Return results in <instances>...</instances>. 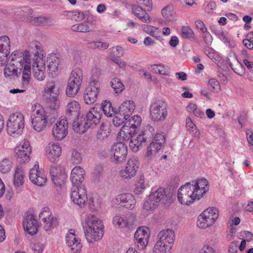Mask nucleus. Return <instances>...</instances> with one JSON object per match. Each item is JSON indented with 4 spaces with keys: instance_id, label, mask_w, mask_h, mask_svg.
I'll use <instances>...</instances> for the list:
<instances>
[{
    "instance_id": "nucleus-59",
    "label": "nucleus",
    "mask_w": 253,
    "mask_h": 253,
    "mask_svg": "<svg viewBox=\"0 0 253 253\" xmlns=\"http://www.w3.org/2000/svg\"><path fill=\"white\" fill-rule=\"evenodd\" d=\"M246 134L249 147L253 151V131L251 129H248L246 131Z\"/></svg>"
},
{
    "instance_id": "nucleus-44",
    "label": "nucleus",
    "mask_w": 253,
    "mask_h": 253,
    "mask_svg": "<svg viewBox=\"0 0 253 253\" xmlns=\"http://www.w3.org/2000/svg\"><path fill=\"white\" fill-rule=\"evenodd\" d=\"M236 60L235 63L233 64L231 62L228 60L227 61L228 64L235 73L240 76H243L245 73V68L237 59H236Z\"/></svg>"
},
{
    "instance_id": "nucleus-4",
    "label": "nucleus",
    "mask_w": 253,
    "mask_h": 253,
    "mask_svg": "<svg viewBox=\"0 0 253 253\" xmlns=\"http://www.w3.org/2000/svg\"><path fill=\"white\" fill-rule=\"evenodd\" d=\"M25 126V119L23 115L16 112L11 115L7 122V133L13 137L20 135Z\"/></svg>"
},
{
    "instance_id": "nucleus-23",
    "label": "nucleus",
    "mask_w": 253,
    "mask_h": 253,
    "mask_svg": "<svg viewBox=\"0 0 253 253\" xmlns=\"http://www.w3.org/2000/svg\"><path fill=\"white\" fill-rule=\"evenodd\" d=\"M66 117L65 119H69L72 123L78 119L81 106L79 103L76 100H70L66 105Z\"/></svg>"
},
{
    "instance_id": "nucleus-17",
    "label": "nucleus",
    "mask_w": 253,
    "mask_h": 253,
    "mask_svg": "<svg viewBox=\"0 0 253 253\" xmlns=\"http://www.w3.org/2000/svg\"><path fill=\"white\" fill-rule=\"evenodd\" d=\"M99 89L100 84L99 82L95 80L90 82L84 93V99L85 103L87 104L93 103L96 100Z\"/></svg>"
},
{
    "instance_id": "nucleus-15",
    "label": "nucleus",
    "mask_w": 253,
    "mask_h": 253,
    "mask_svg": "<svg viewBox=\"0 0 253 253\" xmlns=\"http://www.w3.org/2000/svg\"><path fill=\"white\" fill-rule=\"evenodd\" d=\"M31 148L29 142L24 141L22 144L15 148V156L17 161L20 164L29 162Z\"/></svg>"
},
{
    "instance_id": "nucleus-28",
    "label": "nucleus",
    "mask_w": 253,
    "mask_h": 253,
    "mask_svg": "<svg viewBox=\"0 0 253 253\" xmlns=\"http://www.w3.org/2000/svg\"><path fill=\"white\" fill-rule=\"evenodd\" d=\"M74 232L73 229L69 230L66 236V242L71 250L74 253H76L81 250L82 245L80 243L81 240L78 238L76 237Z\"/></svg>"
},
{
    "instance_id": "nucleus-21",
    "label": "nucleus",
    "mask_w": 253,
    "mask_h": 253,
    "mask_svg": "<svg viewBox=\"0 0 253 253\" xmlns=\"http://www.w3.org/2000/svg\"><path fill=\"white\" fill-rule=\"evenodd\" d=\"M114 203L128 209H133L136 203L134 196L129 193H123L117 195L113 200Z\"/></svg>"
},
{
    "instance_id": "nucleus-45",
    "label": "nucleus",
    "mask_w": 253,
    "mask_h": 253,
    "mask_svg": "<svg viewBox=\"0 0 253 253\" xmlns=\"http://www.w3.org/2000/svg\"><path fill=\"white\" fill-rule=\"evenodd\" d=\"M23 171L21 168H17L14 175V184L16 187H19L24 183Z\"/></svg>"
},
{
    "instance_id": "nucleus-18",
    "label": "nucleus",
    "mask_w": 253,
    "mask_h": 253,
    "mask_svg": "<svg viewBox=\"0 0 253 253\" xmlns=\"http://www.w3.org/2000/svg\"><path fill=\"white\" fill-rule=\"evenodd\" d=\"M138 167V160L135 158H131L128 160L125 169L120 170V174L124 179H130L135 175Z\"/></svg>"
},
{
    "instance_id": "nucleus-9",
    "label": "nucleus",
    "mask_w": 253,
    "mask_h": 253,
    "mask_svg": "<svg viewBox=\"0 0 253 253\" xmlns=\"http://www.w3.org/2000/svg\"><path fill=\"white\" fill-rule=\"evenodd\" d=\"M151 119L154 122H163L168 116L167 106L162 100H156L150 106Z\"/></svg>"
},
{
    "instance_id": "nucleus-52",
    "label": "nucleus",
    "mask_w": 253,
    "mask_h": 253,
    "mask_svg": "<svg viewBox=\"0 0 253 253\" xmlns=\"http://www.w3.org/2000/svg\"><path fill=\"white\" fill-rule=\"evenodd\" d=\"M115 117L113 119V124L114 126L116 127L120 126H121L125 121H127L128 119L125 117H124L117 112V111L114 113Z\"/></svg>"
},
{
    "instance_id": "nucleus-35",
    "label": "nucleus",
    "mask_w": 253,
    "mask_h": 253,
    "mask_svg": "<svg viewBox=\"0 0 253 253\" xmlns=\"http://www.w3.org/2000/svg\"><path fill=\"white\" fill-rule=\"evenodd\" d=\"M22 71L16 68L15 66L11 64V62L7 63L4 69V75L5 77H9L10 79H15L19 77Z\"/></svg>"
},
{
    "instance_id": "nucleus-14",
    "label": "nucleus",
    "mask_w": 253,
    "mask_h": 253,
    "mask_svg": "<svg viewBox=\"0 0 253 253\" xmlns=\"http://www.w3.org/2000/svg\"><path fill=\"white\" fill-rule=\"evenodd\" d=\"M134 243L139 250L145 248L149 239L148 228L145 226L138 228L134 234Z\"/></svg>"
},
{
    "instance_id": "nucleus-22",
    "label": "nucleus",
    "mask_w": 253,
    "mask_h": 253,
    "mask_svg": "<svg viewBox=\"0 0 253 253\" xmlns=\"http://www.w3.org/2000/svg\"><path fill=\"white\" fill-rule=\"evenodd\" d=\"M68 124L67 119H62L58 121L52 128V135L56 140H62L68 133Z\"/></svg>"
},
{
    "instance_id": "nucleus-62",
    "label": "nucleus",
    "mask_w": 253,
    "mask_h": 253,
    "mask_svg": "<svg viewBox=\"0 0 253 253\" xmlns=\"http://www.w3.org/2000/svg\"><path fill=\"white\" fill-rule=\"evenodd\" d=\"M113 53L118 57H121L124 54V50L121 46H116L112 48Z\"/></svg>"
},
{
    "instance_id": "nucleus-39",
    "label": "nucleus",
    "mask_w": 253,
    "mask_h": 253,
    "mask_svg": "<svg viewBox=\"0 0 253 253\" xmlns=\"http://www.w3.org/2000/svg\"><path fill=\"white\" fill-rule=\"evenodd\" d=\"M171 248V244L157 241L154 248V252L155 253H170Z\"/></svg>"
},
{
    "instance_id": "nucleus-64",
    "label": "nucleus",
    "mask_w": 253,
    "mask_h": 253,
    "mask_svg": "<svg viewBox=\"0 0 253 253\" xmlns=\"http://www.w3.org/2000/svg\"><path fill=\"white\" fill-rule=\"evenodd\" d=\"M200 253H216L215 250L209 245L204 246Z\"/></svg>"
},
{
    "instance_id": "nucleus-27",
    "label": "nucleus",
    "mask_w": 253,
    "mask_h": 253,
    "mask_svg": "<svg viewBox=\"0 0 253 253\" xmlns=\"http://www.w3.org/2000/svg\"><path fill=\"white\" fill-rule=\"evenodd\" d=\"M61 147L56 143L50 142L46 147V153L48 159L50 162L57 160L61 154Z\"/></svg>"
},
{
    "instance_id": "nucleus-26",
    "label": "nucleus",
    "mask_w": 253,
    "mask_h": 253,
    "mask_svg": "<svg viewBox=\"0 0 253 253\" xmlns=\"http://www.w3.org/2000/svg\"><path fill=\"white\" fill-rule=\"evenodd\" d=\"M85 175V171L83 168L80 166H76L72 169L70 179L72 181L73 186H84L82 184V182L84 179V176Z\"/></svg>"
},
{
    "instance_id": "nucleus-51",
    "label": "nucleus",
    "mask_w": 253,
    "mask_h": 253,
    "mask_svg": "<svg viewBox=\"0 0 253 253\" xmlns=\"http://www.w3.org/2000/svg\"><path fill=\"white\" fill-rule=\"evenodd\" d=\"M151 69L155 73L163 75H168L169 72V69H166L162 64L153 65L151 66Z\"/></svg>"
},
{
    "instance_id": "nucleus-12",
    "label": "nucleus",
    "mask_w": 253,
    "mask_h": 253,
    "mask_svg": "<svg viewBox=\"0 0 253 253\" xmlns=\"http://www.w3.org/2000/svg\"><path fill=\"white\" fill-rule=\"evenodd\" d=\"M44 94L50 102L54 104L53 107L54 109L59 106V88L55 85L54 82L50 81L46 83L44 87Z\"/></svg>"
},
{
    "instance_id": "nucleus-48",
    "label": "nucleus",
    "mask_w": 253,
    "mask_h": 253,
    "mask_svg": "<svg viewBox=\"0 0 253 253\" xmlns=\"http://www.w3.org/2000/svg\"><path fill=\"white\" fill-rule=\"evenodd\" d=\"M72 30L78 32H89L91 31L87 22H82L72 26Z\"/></svg>"
},
{
    "instance_id": "nucleus-25",
    "label": "nucleus",
    "mask_w": 253,
    "mask_h": 253,
    "mask_svg": "<svg viewBox=\"0 0 253 253\" xmlns=\"http://www.w3.org/2000/svg\"><path fill=\"white\" fill-rule=\"evenodd\" d=\"M24 229L29 234L34 235L38 231V221L31 214H27L23 221Z\"/></svg>"
},
{
    "instance_id": "nucleus-11",
    "label": "nucleus",
    "mask_w": 253,
    "mask_h": 253,
    "mask_svg": "<svg viewBox=\"0 0 253 253\" xmlns=\"http://www.w3.org/2000/svg\"><path fill=\"white\" fill-rule=\"evenodd\" d=\"M218 215V211L216 208H208L199 215L197 226L200 228H207L214 223Z\"/></svg>"
},
{
    "instance_id": "nucleus-38",
    "label": "nucleus",
    "mask_w": 253,
    "mask_h": 253,
    "mask_svg": "<svg viewBox=\"0 0 253 253\" xmlns=\"http://www.w3.org/2000/svg\"><path fill=\"white\" fill-rule=\"evenodd\" d=\"M29 52H31V53H33L35 55L34 59H37V58H38V60L40 59V58H39V55L42 51V47L39 42L34 41L31 42L29 45Z\"/></svg>"
},
{
    "instance_id": "nucleus-19",
    "label": "nucleus",
    "mask_w": 253,
    "mask_h": 253,
    "mask_svg": "<svg viewBox=\"0 0 253 253\" xmlns=\"http://www.w3.org/2000/svg\"><path fill=\"white\" fill-rule=\"evenodd\" d=\"M39 218L42 221V225L46 231H49L56 224V219H54L53 216L49 209L43 208L39 214Z\"/></svg>"
},
{
    "instance_id": "nucleus-47",
    "label": "nucleus",
    "mask_w": 253,
    "mask_h": 253,
    "mask_svg": "<svg viewBox=\"0 0 253 253\" xmlns=\"http://www.w3.org/2000/svg\"><path fill=\"white\" fill-rule=\"evenodd\" d=\"M134 131L131 125H129V123L127 121L126 124L122 127L118 135L125 139L128 137V135H131L132 133H134Z\"/></svg>"
},
{
    "instance_id": "nucleus-30",
    "label": "nucleus",
    "mask_w": 253,
    "mask_h": 253,
    "mask_svg": "<svg viewBox=\"0 0 253 253\" xmlns=\"http://www.w3.org/2000/svg\"><path fill=\"white\" fill-rule=\"evenodd\" d=\"M45 68V64L42 60L40 58L38 60V58L34 59L33 63V75L37 80L42 81L44 79V69Z\"/></svg>"
},
{
    "instance_id": "nucleus-40",
    "label": "nucleus",
    "mask_w": 253,
    "mask_h": 253,
    "mask_svg": "<svg viewBox=\"0 0 253 253\" xmlns=\"http://www.w3.org/2000/svg\"><path fill=\"white\" fill-rule=\"evenodd\" d=\"M27 21L35 26H43L48 22V19L43 16H28L27 18Z\"/></svg>"
},
{
    "instance_id": "nucleus-29",
    "label": "nucleus",
    "mask_w": 253,
    "mask_h": 253,
    "mask_svg": "<svg viewBox=\"0 0 253 253\" xmlns=\"http://www.w3.org/2000/svg\"><path fill=\"white\" fill-rule=\"evenodd\" d=\"M50 173L51 180L55 185L61 186L64 183L65 178V171L64 169H62L60 166L51 167L50 169Z\"/></svg>"
},
{
    "instance_id": "nucleus-7",
    "label": "nucleus",
    "mask_w": 253,
    "mask_h": 253,
    "mask_svg": "<svg viewBox=\"0 0 253 253\" xmlns=\"http://www.w3.org/2000/svg\"><path fill=\"white\" fill-rule=\"evenodd\" d=\"M83 73L81 69L76 68L71 72L68 79L66 93L69 97H73L76 95L82 83Z\"/></svg>"
},
{
    "instance_id": "nucleus-46",
    "label": "nucleus",
    "mask_w": 253,
    "mask_h": 253,
    "mask_svg": "<svg viewBox=\"0 0 253 253\" xmlns=\"http://www.w3.org/2000/svg\"><path fill=\"white\" fill-rule=\"evenodd\" d=\"M162 14L168 21H172L175 19V12L172 6H167L162 10Z\"/></svg>"
},
{
    "instance_id": "nucleus-3",
    "label": "nucleus",
    "mask_w": 253,
    "mask_h": 253,
    "mask_svg": "<svg viewBox=\"0 0 253 253\" xmlns=\"http://www.w3.org/2000/svg\"><path fill=\"white\" fill-rule=\"evenodd\" d=\"M84 230L86 240L89 243L100 240L104 234L102 222L93 214L86 215Z\"/></svg>"
},
{
    "instance_id": "nucleus-13",
    "label": "nucleus",
    "mask_w": 253,
    "mask_h": 253,
    "mask_svg": "<svg viewBox=\"0 0 253 253\" xmlns=\"http://www.w3.org/2000/svg\"><path fill=\"white\" fill-rule=\"evenodd\" d=\"M31 119L33 128L35 130L40 132L45 128L47 119L43 109L34 110L31 115Z\"/></svg>"
},
{
    "instance_id": "nucleus-34",
    "label": "nucleus",
    "mask_w": 253,
    "mask_h": 253,
    "mask_svg": "<svg viewBox=\"0 0 253 253\" xmlns=\"http://www.w3.org/2000/svg\"><path fill=\"white\" fill-rule=\"evenodd\" d=\"M158 237L159 238L158 242L171 244L172 246L175 240V233L173 230L167 229L160 231Z\"/></svg>"
},
{
    "instance_id": "nucleus-32",
    "label": "nucleus",
    "mask_w": 253,
    "mask_h": 253,
    "mask_svg": "<svg viewBox=\"0 0 253 253\" xmlns=\"http://www.w3.org/2000/svg\"><path fill=\"white\" fill-rule=\"evenodd\" d=\"M131 11L142 22L146 23L151 22V18L150 15L139 4H132L131 5Z\"/></svg>"
},
{
    "instance_id": "nucleus-37",
    "label": "nucleus",
    "mask_w": 253,
    "mask_h": 253,
    "mask_svg": "<svg viewBox=\"0 0 253 253\" xmlns=\"http://www.w3.org/2000/svg\"><path fill=\"white\" fill-rule=\"evenodd\" d=\"M60 62L59 59L55 54H50L47 59V62L48 63L47 68L49 73L55 74L58 71V66Z\"/></svg>"
},
{
    "instance_id": "nucleus-55",
    "label": "nucleus",
    "mask_w": 253,
    "mask_h": 253,
    "mask_svg": "<svg viewBox=\"0 0 253 253\" xmlns=\"http://www.w3.org/2000/svg\"><path fill=\"white\" fill-rule=\"evenodd\" d=\"M181 36L184 39H190L193 37L194 33L190 27L183 26L181 29Z\"/></svg>"
},
{
    "instance_id": "nucleus-42",
    "label": "nucleus",
    "mask_w": 253,
    "mask_h": 253,
    "mask_svg": "<svg viewBox=\"0 0 253 253\" xmlns=\"http://www.w3.org/2000/svg\"><path fill=\"white\" fill-rule=\"evenodd\" d=\"M102 111L108 117H112V115L117 111V109L112 106V104L109 101L105 100L102 103L101 107Z\"/></svg>"
},
{
    "instance_id": "nucleus-10",
    "label": "nucleus",
    "mask_w": 253,
    "mask_h": 253,
    "mask_svg": "<svg viewBox=\"0 0 253 253\" xmlns=\"http://www.w3.org/2000/svg\"><path fill=\"white\" fill-rule=\"evenodd\" d=\"M194 188L193 186L191 185V182H188L179 188L177 197L181 204L189 205L195 199H198V195H196Z\"/></svg>"
},
{
    "instance_id": "nucleus-5",
    "label": "nucleus",
    "mask_w": 253,
    "mask_h": 253,
    "mask_svg": "<svg viewBox=\"0 0 253 253\" xmlns=\"http://www.w3.org/2000/svg\"><path fill=\"white\" fill-rule=\"evenodd\" d=\"M171 197L169 194H167L165 189L160 187L151 192L149 195V199L144 203V208L147 210H152L155 209L160 202L166 204L169 202Z\"/></svg>"
},
{
    "instance_id": "nucleus-49",
    "label": "nucleus",
    "mask_w": 253,
    "mask_h": 253,
    "mask_svg": "<svg viewBox=\"0 0 253 253\" xmlns=\"http://www.w3.org/2000/svg\"><path fill=\"white\" fill-rule=\"evenodd\" d=\"M10 42L9 37L3 36L0 37V51L10 52Z\"/></svg>"
},
{
    "instance_id": "nucleus-57",
    "label": "nucleus",
    "mask_w": 253,
    "mask_h": 253,
    "mask_svg": "<svg viewBox=\"0 0 253 253\" xmlns=\"http://www.w3.org/2000/svg\"><path fill=\"white\" fill-rule=\"evenodd\" d=\"M135 221V217L133 215L127 214V217L125 218V222L126 223V227L128 228H132V225Z\"/></svg>"
},
{
    "instance_id": "nucleus-50",
    "label": "nucleus",
    "mask_w": 253,
    "mask_h": 253,
    "mask_svg": "<svg viewBox=\"0 0 253 253\" xmlns=\"http://www.w3.org/2000/svg\"><path fill=\"white\" fill-rule=\"evenodd\" d=\"M12 163L8 158H5L0 162V170L3 173H6L10 171L12 168Z\"/></svg>"
},
{
    "instance_id": "nucleus-56",
    "label": "nucleus",
    "mask_w": 253,
    "mask_h": 253,
    "mask_svg": "<svg viewBox=\"0 0 253 253\" xmlns=\"http://www.w3.org/2000/svg\"><path fill=\"white\" fill-rule=\"evenodd\" d=\"M82 160L81 154L77 150L74 149L72 152L71 161L74 164H80Z\"/></svg>"
},
{
    "instance_id": "nucleus-2",
    "label": "nucleus",
    "mask_w": 253,
    "mask_h": 253,
    "mask_svg": "<svg viewBox=\"0 0 253 253\" xmlns=\"http://www.w3.org/2000/svg\"><path fill=\"white\" fill-rule=\"evenodd\" d=\"M102 116L101 107H92L89 109L85 117L82 118L80 122L73 123V128L77 133H84L87 129L93 128L98 124Z\"/></svg>"
},
{
    "instance_id": "nucleus-24",
    "label": "nucleus",
    "mask_w": 253,
    "mask_h": 253,
    "mask_svg": "<svg viewBox=\"0 0 253 253\" xmlns=\"http://www.w3.org/2000/svg\"><path fill=\"white\" fill-rule=\"evenodd\" d=\"M114 152V160L117 163H121L124 161L127 153V146L123 142L115 144L112 148Z\"/></svg>"
},
{
    "instance_id": "nucleus-6",
    "label": "nucleus",
    "mask_w": 253,
    "mask_h": 253,
    "mask_svg": "<svg viewBox=\"0 0 253 253\" xmlns=\"http://www.w3.org/2000/svg\"><path fill=\"white\" fill-rule=\"evenodd\" d=\"M155 129L153 127L147 126L136 137H133L129 142V147L133 152H137L138 149L145 146L149 142L154 134Z\"/></svg>"
},
{
    "instance_id": "nucleus-1",
    "label": "nucleus",
    "mask_w": 253,
    "mask_h": 253,
    "mask_svg": "<svg viewBox=\"0 0 253 253\" xmlns=\"http://www.w3.org/2000/svg\"><path fill=\"white\" fill-rule=\"evenodd\" d=\"M29 51H14L10 55L11 64L22 71V82L23 85H27L31 78V62ZM8 61V62L9 61Z\"/></svg>"
},
{
    "instance_id": "nucleus-60",
    "label": "nucleus",
    "mask_w": 253,
    "mask_h": 253,
    "mask_svg": "<svg viewBox=\"0 0 253 253\" xmlns=\"http://www.w3.org/2000/svg\"><path fill=\"white\" fill-rule=\"evenodd\" d=\"M10 52L0 51V65H5L7 60V56Z\"/></svg>"
},
{
    "instance_id": "nucleus-54",
    "label": "nucleus",
    "mask_w": 253,
    "mask_h": 253,
    "mask_svg": "<svg viewBox=\"0 0 253 253\" xmlns=\"http://www.w3.org/2000/svg\"><path fill=\"white\" fill-rule=\"evenodd\" d=\"M113 223L118 228L126 227L125 218L122 217L119 215H116L113 217Z\"/></svg>"
},
{
    "instance_id": "nucleus-41",
    "label": "nucleus",
    "mask_w": 253,
    "mask_h": 253,
    "mask_svg": "<svg viewBox=\"0 0 253 253\" xmlns=\"http://www.w3.org/2000/svg\"><path fill=\"white\" fill-rule=\"evenodd\" d=\"M143 30L148 34L154 37L157 39H159L161 37V31L158 28L149 25L144 24L142 26Z\"/></svg>"
},
{
    "instance_id": "nucleus-53",
    "label": "nucleus",
    "mask_w": 253,
    "mask_h": 253,
    "mask_svg": "<svg viewBox=\"0 0 253 253\" xmlns=\"http://www.w3.org/2000/svg\"><path fill=\"white\" fill-rule=\"evenodd\" d=\"M141 121L142 120L140 116L134 115L130 118H129L127 121L129 123V125H131L133 131H135V129L140 125Z\"/></svg>"
},
{
    "instance_id": "nucleus-31",
    "label": "nucleus",
    "mask_w": 253,
    "mask_h": 253,
    "mask_svg": "<svg viewBox=\"0 0 253 253\" xmlns=\"http://www.w3.org/2000/svg\"><path fill=\"white\" fill-rule=\"evenodd\" d=\"M194 188V191L198 195V200H199L204 194L209 190L208 182L205 178H201L191 182Z\"/></svg>"
},
{
    "instance_id": "nucleus-20",
    "label": "nucleus",
    "mask_w": 253,
    "mask_h": 253,
    "mask_svg": "<svg viewBox=\"0 0 253 253\" xmlns=\"http://www.w3.org/2000/svg\"><path fill=\"white\" fill-rule=\"evenodd\" d=\"M39 169V163L36 162L33 168L30 170L29 178L35 185L42 186L46 182L47 179L44 174Z\"/></svg>"
},
{
    "instance_id": "nucleus-43",
    "label": "nucleus",
    "mask_w": 253,
    "mask_h": 253,
    "mask_svg": "<svg viewBox=\"0 0 253 253\" xmlns=\"http://www.w3.org/2000/svg\"><path fill=\"white\" fill-rule=\"evenodd\" d=\"M110 84L111 87L116 94L121 93L125 89L124 84L118 78H113L111 81Z\"/></svg>"
},
{
    "instance_id": "nucleus-16",
    "label": "nucleus",
    "mask_w": 253,
    "mask_h": 253,
    "mask_svg": "<svg viewBox=\"0 0 253 253\" xmlns=\"http://www.w3.org/2000/svg\"><path fill=\"white\" fill-rule=\"evenodd\" d=\"M74 203L80 207L85 205L87 195L84 186H73L70 195Z\"/></svg>"
},
{
    "instance_id": "nucleus-63",
    "label": "nucleus",
    "mask_w": 253,
    "mask_h": 253,
    "mask_svg": "<svg viewBox=\"0 0 253 253\" xmlns=\"http://www.w3.org/2000/svg\"><path fill=\"white\" fill-rule=\"evenodd\" d=\"M195 25L197 29H200L203 33L207 32V29L204 23L200 20H197L195 22Z\"/></svg>"
},
{
    "instance_id": "nucleus-36",
    "label": "nucleus",
    "mask_w": 253,
    "mask_h": 253,
    "mask_svg": "<svg viewBox=\"0 0 253 253\" xmlns=\"http://www.w3.org/2000/svg\"><path fill=\"white\" fill-rule=\"evenodd\" d=\"M110 126L108 122L102 123L98 130L96 137L99 140H104L107 138L110 134Z\"/></svg>"
},
{
    "instance_id": "nucleus-61",
    "label": "nucleus",
    "mask_w": 253,
    "mask_h": 253,
    "mask_svg": "<svg viewBox=\"0 0 253 253\" xmlns=\"http://www.w3.org/2000/svg\"><path fill=\"white\" fill-rule=\"evenodd\" d=\"M209 85L211 88L212 90L219 88V82L215 79H211L209 81Z\"/></svg>"
},
{
    "instance_id": "nucleus-58",
    "label": "nucleus",
    "mask_w": 253,
    "mask_h": 253,
    "mask_svg": "<svg viewBox=\"0 0 253 253\" xmlns=\"http://www.w3.org/2000/svg\"><path fill=\"white\" fill-rule=\"evenodd\" d=\"M188 107H191L193 110V113L196 117H199L200 118H205L204 112L197 109L196 105L191 104L189 105Z\"/></svg>"
},
{
    "instance_id": "nucleus-8",
    "label": "nucleus",
    "mask_w": 253,
    "mask_h": 253,
    "mask_svg": "<svg viewBox=\"0 0 253 253\" xmlns=\"http://www.w3.org/2000/svg\"><path fill=\"white\" fill-rule=\"evenodd\" d=\"M165 140L166 138L164 134L161 133L156 134L148 147L145 154V158L147 161L153 160L158 157L159 152L164 146Z\"/></svg>"
},
{
    "instance_id": "nucleus-33",
    "label": "nucleus",
    "mask_w": 253,
    "mask_h": 253,
    "mask_svg": "<svg viewBox=\"0 0 253 253\" xmlns=\"http://www.w3.org/2000/svg\"><path fill=\"white\" fill-rule=\"evenodd\" d=\"M135 109L134 103L132 101L128 100L124 102L119 107L117 112L128 119Z\"/></svg>"
}]
</instances>
